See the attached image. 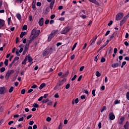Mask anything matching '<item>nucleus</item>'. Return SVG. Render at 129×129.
<instances>
[{"instance_id": "f257e3e1", "label": "nucleus", "mask_w": 129, "mask_h": 129, "mask_svg": "<svg viewBox=\"0 0 129 129\" xmlns=\"http://www.w3.org/2000/svg\"><path fill=\"white\" fill-rule=\"evenodd\" d=\"M54 49L52 48L51 47L47 48L43 52V56H48V55H49V54H51L52 52Z\"/></svg>"}, {"instance_id": "f03ea898", "label": "nucleus", "mask_w": 129, "mask_h": 129, "mask_svg": "<svg viewBox=\"0 0 129 129\" xmlns=\"http://www.w3.org/2000/svg\"><path fill=\"white\" fill-rule=\"evenodd\" d=\"M40 34V30H36V29H33L31 33V37H33L35 39L39 36Z\"/></svg>"}, {"instance_id": "7ed1b4c3", "label": "nucleus", "mask_w": 129, "mask_h": 129, "mask_svg": "<svg viewBox=\"0 0 129 129\" xmlns=\"http://www.w3.org/2000/svg\"><path fill=\"white\" fill-rule=\"evenodd\" d=\"M57 33H58L57 30L53 31L48 36V41L50 42V41L52 40V38H53L57 34Z\"/></svg>"}, {"instance_id": "20e7f679", "label": "nucleus", "mask_w": 129, "mask_h": 129, "mask_svg": "<svg viewBox=\"0 0 129 129\" xmlns=\"http://www.w3.org/2000/svg\"><path fill=\"white\" fill-rule=\"evenodd\" d=\"M127 19H128V15L125 16L123 18V19L120 21L119 25L121 27L123 25V24H124V23H125V22H126V21H127Z\"/></svg>"}, {"instance_id": "39448f33", "label": "nucleus", "mask_w": 129, "mask_h": 129, "mask_svg": "<svg viewBox=\"0 0 129 129\" xmlns=\"http://www.w3.org/2000/svg\"><path fill=\"white\" fill-rule=\"evenodd\" d=\"M123 16L124 15L122 13H119L117 14L116 16V21H120V20H121V18H123Z\"/></svg>"}, {"instance_id": "423d86ee", "label": "nucleus", "mask_w": 129, "mask_h": 129, "mask_svg": "<svg viewBox=\"0 0 129 129\" xmlns=\"http://www.w3.org/2000/svg\"><path fill=\"white\" fill-rule=\"evenodd\" d=\"M15 73V71H14V70L8 71L5 77L6 79H9L10 76L11 75V74H13V73Z\"/></svg>"}, {"instance_id": "0eeeda50", "label": "nucleus", "mask_w": 129, "mask_h": 129, "mask_svg": "<svg viewBox=\"0 0 129 129\" xmlns=\"http://www.w3.org/2000/svg\"><path fill=\"white\" fill-rule=\"evenodd\" d=\"M7 92V89L5 87H0V94L3 95V94H5Z\"/></svg>"}, {"instance_id": "6e6552de", "label": "nucleus", "mask_w": 129, "mask_h": 129, "mask_svg": "<svg viewBox=\"0 0 129 129\" xmlns=\"http://www.w3.org/2000/svg\"><path fill=\"white\" fill-rule=\"evenodd\" d=\"M69 31H70V27H66L62 31H61V34H67Z\"/></svg>"}, {"instance_id": "1a4fd4ad", "label": "nucleus", "mask_w": 129, "mask_h": 129, "mask_svg": "<svg viewBox=\"0 0 129 129\" xmlns=\"http://www.w3.org/2000/svg\"><path fill=\"white\" fill-rule=\"evenodd\" d=\"M109 119L111 120H113V119L115 118V116H114V114L112 112H111L109 114Z\"/></svg>"}, {"instance_id": "9d476101", "label": "nucleus", "mask_w": 129, "mask_h": 129, "mask_svg": "<svg viewBox=\"0 0 129 129\" xmlns=\"http://www.w3.org/2000/svg\"><path fill=\"white\" fill-rule=\"evenodd\" d=\"M25 58H27V60H28V62H29L30 63H31V62H32L33 61V58H32V57L30 56V54L27 55V56H26Z\"/></svg>"}, {"instance_id": "9b49d317", "label": "nucleus", "mask_w": 129, "mask_h": 129, "mask_svg": "<svg viewBox=\"0 0 129 129\" xmlns=\"http://www.w3.org/2000/svg\"><path fill=\"white\" fill-rule=\"evenodd\" d=\"M44 23V18H41L39 22H38V24L39 25V26H40V27H42V26H43V24Z\"/></svg>"}, {"instance_id": "f8f14e48", "label": "nucleus", "mask_w": 129, "mask_h": 129, "mask_svg": "<svg viewBox=\"0 0 129 129\" xmlns=\"http://www.w3.org/2000/svg\"><path fill=\"white\" fill-rule=\"evenodd\" d=\"M5 26V20L0 19V29Z\"/></svg>"}, {"instance_id": "ddd939ff", "label": "nucleus", "mask_w": 129, "mask_h": 129, "mask_svg": "<svg viewBox=\"0 0 129 129\" xmlns=\"http://www.w3.org/2000/svg\"><path fill=\"white\" fill-rule=\"evenodd\" d=\"M118 66H120V62L114 63L112 64V67L113 68H116V67H118Z\"/></svg>"}, {"instance_id": "4468645a", "label": "nucleus", "mask_w": 129, "mask_h": 129, "mask_svg": "<svg viewBox=\"0 0 129 129\" xmlns=\"http://www.w3.org/2000/svg\"><path fill=\"white\" fill-rule=\"evenodd\" d=\"M91 3H93V4H95L97 6H99V3L96 0H89Z\"/></svg>"}, {"instance_id": "2eb2a0df", "label": "nucleus", "mask_w": 129, "mask_h": 129, "mask_svg": "<svg viewBox=\"0 0 129 129\" xmlns=\"http://www.w3.org/2000/svg\"><path fill=\"white\" fill-rule=\"evenodd\" d=\"M65 82H66V79H63L62 81H61L58 84L59 86H62V85H63V84H64V83H65Z\"/></svg>"}, {"instance_id": "dca6fc26", "label": "nucleus", "mask_w": 129, "mask_h": 129, "mask_svg": "<svg viewBox=\"0 0 129 129\" xmlns=\"http://www.w3.org/2000/svg\"><path fill=\"white\" fill-rule=\"evenodd\" d=\"M55 3V0H52V2L50 4V8L51 10L53 9V6L54 5V4Z\"/></svg>"}, {"instance_id": "f3484780", "label": "nucleus", "mask_w": 129, "mask_h": 129, "mask_svg": "<svg viewBox=\"0 0 129 129\" xmlns=\"http://www.w3.org/2000/svg\"><path fill=\"white\" fill-rule=\"evenodd\" d=\"M19 47L20 48V49L19 50V53H22V52H23V50H24V45L23 44H21L20 45H19Z\"/></svg>"}, {"instance_id": "a211bd4d", "label": "nucleus", "mask_w": 129, "mask_h": 129, "mask_svg": "<svg viewBox=\"0 0 129 129\" xmlns=\"http://www.w3.org/2000/svg\"><path fill=\"white\" fill-rule=\"evenodd\" d=\"M35 39V37L32 36V35H31V38L30 40L29 41H28V43H29V44H31V43H32V42H33V40Z\"/></svg>"}, {"instance_id": "6ab92c4d", "label": "nucleus", "mask_w": 129, "mask_h": 129, "mask_svg": "<svg viewBox=\"0 0 129 129\" xmlns=\"http://www.w3.org/2000/svg\"><path fill=\"white\" fill-rule=\"evenodd\" d=\"M45 85H46L45 84V83H42V84H41L39 87L40 90H41V89H43V88H44V87H45Z\"/></svg>"}, {"instance_id": "aec40b11", "label": "nucleus", "mask_w": 129, "mask_h": 129, "mask_svg": "<svg viewBox=\"0 0 129 129\" xmlns=\"http://www.w3.org/2000/svg\"><path fill=\"white\" fill-rule=\"evenodd\" d=\"M60 86L59 85V84H57V85L53 88L54 90H57V89H58Z\"/></svg>"}, {"instance_id": "412c9836", "label": "nucleus", "mask_w": 129, "mask_h": 129, "mask_svg": "<svg viewBox=\"0 0 129 129\" xmlns=\"http://www.w3.org/2000/svg\"><path fill=\"white\" fill-rule=\"evenodd\" d=\"M19 59H20V58L18 56H16L15 57L14 59L13 60V61H12V63H15V62H16V61H18V60H19Z\"/></svg>"}, {"instance_id": "4be33fe9", "label": "nucleus", "mask_w": 129, "mask_h": 129, "mask_svg": "<svg viewBox=\"0 0 129 129\" xmlns=\"http://www.w3.org/2000/svg\"><path fill=\"white\" fill-rule=\"evenodd\" d=\"M128 121L126 122V124L124 125V127L125 129H128Z\"/></svg>"}, {"instance_id": "5701e85b", "label": "nucleus", "mask_w": 129, "mask_h": 129, "mask_svg": "<svg viewBox=\"0 0 129 129\" xmlns=\"http://www.w3.org/2000/svg\"><path fill=\"white\" fill-rule=\"evenodd\" d=\"M96 40H94L93 38L91 40V46H93L95 44Z\"/></svg>"}, {"instance_id": "b1692460", "label": "nucleus", "mask_w": 129, "mask_h": 129, "mask_svg": "<svg viewBox=\"0 0 129 129\" xmlns=\"http://www.w3.org/2000/svg\"><path fill=\"white\" fill-rule=\"evenodd\" d=\"M26 62H27V57H25L24 61H22V64L23 65H26V64H27Z\"/></svg>"}, {"instance_id": "393cba45", "label": "nucleus", "mask_w": 129, "mask_h": 129, "mask_svg": "<svg viewBox=\"0 0 129 129\" xmlns=\"http://www.w3.org/2000/svg\"><path fill=\"white\" fill-rule=\"evenodd\" d=\"M101 76V74L99 73V72L97 71L96 72V76H97V77H100Z\"/></svg>"}, {"instance_id": "a878e982", "label": "nucleus", "mask_w": 129, "mask_h": 129, "mask_svg": "<svg viewBox=\"0 0 129 129\" xmlns=\"http://www.w3.org/2000/svg\"><path fill=\"white\" fill-rule=\"evenodd\" d=\"M16 17L17 18V19H18V20H21V19H22V17L21 16V14H17L16 15Z\"/></svg>"}, {"instance_id": "bb28decb", "label": "nucleus", "mask_w": 129, "mask_h": 129, "mask_svg": "<svg viewBox=\"0 0 129 129\" xmlns=\"http://www.w3.org/2000/svg\"><path fill=\"white\" fill-rule=\"evenodd\" d=\"M13 90H14V87H11V88L9 89V92L11 93L13 92Z\"/></svg>"}, {"instance_id": "cd10ccee", "label": "nucleus", "mask_w": 129, "mask_h": 129, "mask_svg": "<svg viewBox=\"0 0 129 129\" xmlns=\"http://www.w3.org/2000/svg\"><path fill=\"white\" fill-rule=\"evenodd\" d=\"M49 99H43L42 100V103H47V102H48Z\"/></svg>"}, {"instance_id": "c85d7f7f", "label": "nucleus", "mask_w": 129, "mask_h": 129, "mask_svg": "<svg viewBox=\"0 0 129 129\" xmlns=\"http://www.w3.org/2000/svg\"><path fill=\"white\" fill-rule=\"evenodd\" d=\"M25 35H26V32H22L20 34V38H23Z\"/></svg>"}, {"instance_id": "c756f323", "label": "nucleus", "mask_w": 129, "mask_h": 129, "mask_svg": "<svg viewBox=\"0 0 129 129\" xmlns=\"http://www.w3.org/2000/svg\"><path fill=\"white\" fill-rule=\"evenodd\" d=\"M4 64H5L6 66H8V65L9 64V60L6 59L4 62Z\"/></svg>"}, {"instance_id": "7c9ffc66", "label": "nucleus", "mask_w": 129, "mask_h": 129, "mask_svg": "<svg viewBox=\"0 0 129 129\" xmlns=\"http://www.w3.org/2000/svg\"><path fill=\"white\" fill-rule=\"evenodd\" d=\"M104 110H106V107L105 106H104L101 110V112H102L103 111H104Z\"/></svg>"}, {"instance_id": "2f4dec72", "label": "nucleus", "mask_w": 129, "mask_h": 129, "mask_svg": "<svg viewBox=\"0 0 129 129\" xmlns=\"http://www.w3.org/2000/svg\"><path fill=\"white\" fill-rule=\"evenodd\" d=\"M8 23L9 25H10V24L12 23V21L11 20V18H9L8 19Z\"/></svg>"}, {"instance_id": "473e14b6", "label": "nucleus", "mask_w": 129, "mask_h": 129, "mask_svg": "<svg viewBox=\"0 0 129 129\" xmlns=\"http://www.w3.org/2000/svg\"><path fill=\"white\" fill-rule=\"evenodd\" d=\"M77 45V43H75V44L73 46L72 51H73L74 50V49H75V48H76Z\"/></svg>"}, {"instance_id": "72a5a7b5", "label": "nucleus", "mask_w": 129, "mask_h": 129, "mask_svg": "<svg viewBox=\"0 0 129 129\" xmlns=\"http://www.w3.org/2000/svg\"><path fill=\"white\" fill-rule=\"evenodd\" d=\"M114 103H115V104H118L120 103V101H119V100H115L114 101Z\"/></svg>"}, {"instance_id": "f704fd0d", "label": "nucleus", "mask_w": 129, "mask_h": 129, "mask_svg": "<svg viewBox=\"0 0 129 129\" xmlns=\"http://www.w3.org/2000/svg\"><path fill=\"white\" fill-rule=\"evenodd\" d=\"M126 97L127 100H129V92H127L126 94Z\"/></svg>"}, {"instance_id": "c9c22d12", "label": "nucleus", "mask_w": 129, "mask_h": 129, "mask_svg": "<svg viewBox=\"0 0 129 129\" xmlns=\"http://www.w3.org/2000/svg\"><path fill=\"white\" fill-rule=\"evenodd\" d=\"M37 87H38V86H37V85H33L31 87V88H33V89H35V88H37Z\"/></svg>"}, {"instance_id": "e433bc0d", "label": "nucleus", "mask_w": 129, "mask_h": 129, "mask_svg": "<svg viewBox=\"0 0 129 129\" xmlns=\"http://www.w3.org/2000/svg\"><path fill=\"white\" fill-rule=\"evenodd\" d=\"M24 0H15V2H17L18 4H21L22 2Z\"/></svg>"}, {"instance_id": "4c0bfd02", "label": "nucleus", "mask_w": 129, "mask_h": 129, "mask_svg": "<svg viewBox=\"0 0 129 129\" xmlns=\"http://www.w3.org/2000/svg\"><path fill=\"white\" fill-rule=\"evenodd\" d=\"M81 18H82L83 19H86V16L83 15H80Z\"/></svg>"}, {"instance_id": "58836bf2", "label": "nucleus", "mask_w": 129, "mask_h": 129, "mask_svg": "<svg viewBox=\"0 0 129 129\" xmlns=\"http://www.w3.org/2000/svg\"><path fill=\"white\" fill-rule=\"evenodd\" d=\"M70 87V84H68L66 86V89H68Z\"/></svg>"}, {"instance_id": "ea45409f", "label": "nucleus", "mask_w": 129, "mask_h": 129, "mask_svg": "<svg viewBox=\"0 0 129 129\" xmlns=\"http://www.w3.org/2000/svg\"><path fill=\"white\" fill-rule=\"evenodd\" d=\"M97 60H98V54L94 58V61H95L96 62H97Z\"/></svg>"}, {"instance_id": "a19ab883", "label": "nucleus", "mask_w": 129, "mask_h": 129, "mask_svg": "<svg viewBox=\"0 0 129 129\" xmlns=\"http://www.w3.org/2000/svg\"><path fill=\"white\" fill-rule=\"evenodd\" d=\"M77 77V75H75L74 77L72 79V81H74L75 79H76V78Z\"/></svg>"}, {"instance_id": "79ce46f5", "label": "nucleus", "mask_w": 129, "mask_h": 129, "mask_svg": "<svg viewBox=\"0 0 129 129\" xmlns=\"http://www.w3.org/2000/svg\"><path fill=\"white\" fill-rule=\"evenodd\" d=\"M101 62L102 63H103V62H105V58H104V57H102L101 59Z\"/></svg>"}, {"instance_id": "37998d69", "label": "nucleus", "mask_w": 129, "mask_h": 129, "mask_svg": "<svg viewBox=\"0 0 129 129\" xmlns=\"http://www.w3.org/2000/svg\"><path fill=\"white\" fill-rule=\"evenodd\" d=\"M1 72H4V71H6V68L3 67L1 69Z\"/></svg>"}, {"instance_id": "c03bdc74", "label": "nucleus", "mask_w": 129, "mask_h": 129, "mask_svg": "<svg viewBox=\"0 0 129 129\" xmlns=\"http://www.w3.org/2000/svg\"><path fill=\"white\" fill-rule=\"evenodd\" d=\"M92 94L93 96H95V90H93L92 91Z\"/></svg>"}, {"instance_id": "a18cd8bd", "label": "nucleus", "mask_w": 129, "mask_h": 129, "mask_svg": "<svg viewBox=\"0 0 129 129\" xmlns=\"http://www.w3.org/2000/svg\"><path fill=\"white\" fill-rule=\"evenodd\" d=\"M25 92H26V90L25 89H22L21 90V93L22 94H25Z\"/></svg>"}, {"instance_id": "49530a36", "label": "nucleus", "mask_w": 129, "mask_h": 129, "mask_svg": "<svg viewBox=\"0 0 129 129\" xmlns=\"http://www.w3.org/2000/svg\"><path fill=\"white\" fill-rule=\"evenodd\" d=\"M33 106H34V107H36V108L39 107V105H38V104H37V103H34V104H33Z\"/></svg>"}, {"instance_id": "de8ad7c7", "label": "nucleus", "mask_w": 129, "mask_h": 129, "mask_svg": "<svg viewBox=\"0 0 129 129\" xmlns=\"http://www.w3.org/2000/svg\"><path fill=\"white\" fill-rule=\"evenodd\" d=\"M102 42V40H100L99 41H97V45H100V44H101Z\"/></svg>"}, {"instance_id": "09e8293b", "label": "nucleus", "mask_w": 129, "mask_h": 129, "mask_svg": "<svg viewBox=\"0 0 129 129\" xmlns=\"http://www.w3.org/2000/svg\"><path fill=\"white\" fill-rule=\"evenodd\" d=\"M19 52H20V51H19V49H17V51H16V55H17V56H20V53H19Z\"/></svg>"}, {"instance_id": "8fccbe9b", "label": "nucleus", "mask_w": 129, "mask_h": 129, "mask_svg": "<svg viewBox=\"0 0 129 129\" xmlns=\"http://www.w3.org/2000/svg\"><path fill=\"white\" fill-rule=\"evenodd\" d=\"M81 79H82V75H81L79 78L78 79V81L79 82L80 81V80H81Z\"/></svg>"}, {"instance_id": "3c124183", "label": "nucleus", "mask_w": 129, "mask_h": 129, "mask_svg": "<svg viewBox=\"0 0 129 129\" xmlns=\"http://www.w3.org/2000/svg\"><path fill=\"white\" fill-rule=\"evenodd\" d=\"M49 22H50V21L49 20V19H47L45 21V25H48V24H49Z\"/></svg>"}, {"instance_id": "603ef678", "label": "nucleus", "mask_w": 129, "mask_h": 129, "mask_svg": "<svg viewBox=\"0 0 129 129\" xmlns=\"http://www.w3.org/2000/svg\"><path fill=\"white\" fill-rule=\"evenodd\" d=\"M24 120V117H22L19 119L18 121H23Z\"/></svg>"}, {"instance_id": "864d4df0", "label": "nucleus", "mask_w": 129, "mask_h": 129, "mask_svg": "<svg viewBox=\"0 0 129 129\" xmlns=\"http://www.w3.org/2000/svg\"><path fill=\"white\" fill-rule=\"evenodd\" d=\"M113 21L112 20L110 21L109 23L108 24V26H111L112 25Z\"/></svg>"}, {"instance_id": "5fc2aeb1", "label": "nucleus", "mask_w": 129, "mask_h": 129, "mask_svg": "<svg viewBox=\"0 0 129 129\" xmlns=\"http://www.w3.org/2000/svg\"><path fill=\"white\" fill-rule=\"evenodd\" d=\"M54 97H55V98H59V95L58 94V93L55 94Z\"/></svg>"}, {"instance_id": "6e6d98bb", "label": "nucleus", "mask_w": 129, "mask_h": 129, "mask_svg": "<svg viewBox=\"0 0 129 129\" xmlns=\"http://www.w3.org/2000/svg\"><path fill=\"white\" fill-rule=\"evenodd\" d=\"M46 121H51V117H48L47 118H46Z\"/></svg>"}, {"instance_id": "4d7b16f0", "label": "nucleus", "mask_w": 129, "mask_h": 129, "mask_svg": "<svg viewBox=\"0 0 129 129\" xmlns=\"http://www.w3.org/2000/svg\"><path fill=\"white\" fill-rule=\"evenodd\" d=\"M84 66H82L80 68V71H83V69H84Z\"/></svg>"}, {"instance_id": "13d9d810", "label": "nucleus", "mask_w": 129, "mask_h": 129, "mask_svg": "<svg viewBox=\"0 0 129 129\" xmlns=\"http://www.w3.org/2000/svg\"><path fill=\"white\" fill-rule=\"evenodd\" d=\"M27 28L28 27H27V25H24L23 27V30H27Z\"/></svg>"}, {"instance_id": "bf43d9fd", "label": "nucleus", "mask_w": 129, "mask_h": 129, "mask_svg": "<svg viewBox=\"0 0 129 129\" xmlns=\"http://www.w3.org/2000/svg\"><path fill=\"white\" fill-rule=\"evenodd\" d=\"M64 20H65V18H64V17H61V18H60L59 19V21H64Z\"/></svg>"}, {"instance_id": "052dcab7", "label": "nucleus", "mask_w": 129, "mask_h": 129, "mask_svg": "<svg viewBox=\"0 0 129 129\" xmlns=\"http://www.w3.org/2000/svg\"><path fill=\"white\" fill-rule=\"evenodd\" d=\"M32 114L28 115L27 117V119H30V118H31V117H32Z\"/></svg>"}, {"instance_id": "680f3d73", "label": "nucleus", "mask_w": 129, "mask_h": 129, "mask_svg": "<svg viewBox=\"0 0 129 129\" xmlns=\"http://www.w3.org/2000/svg\"><path fill=\"white\" fill-rule=\"evenodd\" d=\"M117 52V48H115L114 49V54H116Z\"/></svg>"}, {"instance_id": "e2e57ef3", "label": "nucleus", "mask_w": 129, "mask_h": 129, "mask_svg": "<svg viewBox=\"0 0 129 129\" xmlns=\"http://www.w3.org/2000/svg\"><path fill=\"white\" fill-rule=\"evenodd\" d=\"M29 124H30V125H33V124H34V121H30L29 122Z\"/></svg>"}, {"instance_id": "0e129e2a", "label": "nucleus", "mask_w": 129, "mask_h": 129, "mask_svg": "<svg viewBox=\"0 0 129 129\" xmlns=\"http://www.w3.org/2000/svg\"><path fill=\"white\" fill-rule=\"evenodd\" d=\"M43 100V96L40 97L38 99V101H41V100Z\"/></svg>"}, {"instance_id": "69168bd1", "label": "nucleus", "mask_w": 129, "mask_h": 129, "mask_svg": "<svg viewBox=\"0 0 129 129\" xmlns=\"http://www.w3.org/2000/svg\"><path fill=\"white\" fill-rule=\"evenodd\" d=\"M47 105H52V102L49 101L47 102Z\"/></svg>"}, {"instance_id": "338daca9", "label": "nucleus", "mask_w": 129, "mask_h": 129, "mask_svg": "<svg viewBox=\"0 0 129 129\" xmlns=\"http://www.w3.org/2000/svg\"><path fill=\"white\" fill-rule=\"evenodd\" d=\"M125 60H126V61H129V57L126 56L124 58Z\"/></svg>"}, {"instance_id": "774afa93", "label": "nucleus", "mask_w": 129, "mask_h": 129, "mask_svg": "<svg viewBox=\"0 0 129 129\" xmlns=\"http://www.w3.org/2000/svg\"><path fill=\"white\" fill-rule=\"evenodd\" d=\"M33 129H36V128H37V125H36V124H34V125L33 126Z\"/></svg>"}]
</instances>
